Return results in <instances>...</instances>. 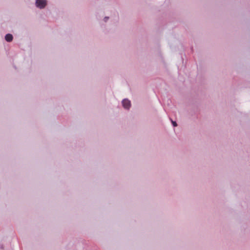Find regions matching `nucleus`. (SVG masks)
<instances>
[{"mask_svg": "<svg viewBox=\"0 0 250 250\" xmlns=\"http://www.w3.org/2000/svg\"><path fill=\"white\" fill-rule=\"evenodd\" d=\"M36 3L38 7L43 8L45 6L46 2L45 0H36Z\"/></svg>", "mask_w": 250, "mask_h": 250, "instance_id": "1", "label": "nucleus"}, {"mask_svg": "<svg viewBox=\"0 0 250 250\" xmlns=\"http://www.w3.org/2000/svg\"><path fill=\"white\" fill-rule=\"evenodd\" d=\"M122 104L124 108L125 109H129L131 105L130 101L127 99H124L123 100Z\"/></svg>", "mask_w": 250, "mask_h": 250, "instance_id": "2", "label": "nucleus"}, {"mask_svg": "<svg viewBox=\"0 0 250 250\" xmlns=\"http://www.w3.org/2000/svg\"><path fill=\"white\" fill-rule=\"evenodd\" d=\"M5 39L8 42H11L13 40V36L10 34H7L5 37Z\"/></svg>", "mask_w": 250, "mask_h": 250, "instance_id": "3", "label": "nucleus"}, {"mask_svg": "<svg viewBox=\"0 0 250 250\" xmlns=\"http://www.w3.org/2000/svg\"><path fill=\"white\" fill-rule=\"evenodd\" d=\"M172 123L174 126H176L177 125L176 123L174 121H172Z\"/></svg>", "mask_w": 250, "mask_h": 250, "instance_id": "4", "label": "nucleus"}, {"mask_svg": "<svg viewBox=\"0 0 250 250\" xmlns=\"http://www.w3.org/2000/svg\"><path fill=\"white\" fill-rule=\"evenodd\" d=\"M108 19V17H105V18H104V21H107Z\"/></svg>", "mask_w": 250, "mask_h": 250, "instance_id": "5", "label": "nucleus"}]
</instances>
